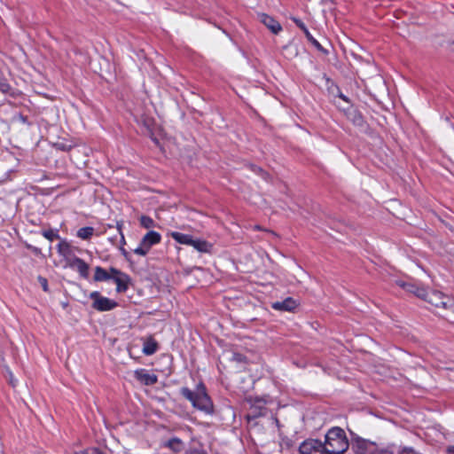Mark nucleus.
<instances>
[{
    "instance_id": "nucleus-1",
    "label": "nucleus",
    "mask_w": 454,
    "mask_h": 454,
    "mask_svg": "<svg viewBox=\"0 0 454 454\" xmlns=\"http://www.w3.org/2000/svg\"><path fill=\"white\" fill-rule=\"evenodd\" d=\"M403 290L413 294L415 296L427 301L435 309L454 314V298L442 294L440 291L426 290L423 286L413 283L397 282Z\"/></svg>"
},
{
    "instance_id": "nucleus-2",
    "label": "nucleus",
    "mask_w": 454,
    "mask_h": 454,
    "mask_svg": "<svg viewBox=\"0 0 454 454\" xmlns=\"http://www.w3.org/2000/svg\"><path fill=\"white\" fill-rule=\"evenodd\" d=\"M323 446L325 454H343L348 448V440L345 431L338 427L329 429Z\"/></svg>"
},
{
    "instance_id": "nucleus-3",
    "label": "nucleus",
    "mask_w": 454,
    "mask_h": 454,
    "mask_svg": "<svg viewBox=\"0 0 454 454\" xmlns=\"http://www.w3.org/2000/svg\"><path fill=\"white\" fill-rule=\"evenodd\" d=\"M182 395L189 400L192 406L207 414H211L214 411L213 403L206 392L205 386L200 383L197 386L195 391H192L188 387L181 389Z\"/></svg>"
},
{
    "instance_id": "nucleus-4",
    "label": "nucleus",
    "mask_w": 454,
    "mask_h": 454,
    "mask_svg": "<svg viewBox=\"0 0 454 454\" xmlns=\"http://www.w3.org/2000/svg\"><path fill=\"white\" fill-rule=\"evenodd\" d=\"M169 236L177 243L192 247L200 253H211L213 245L207 240L201 239H194L190 234L179 231H171Z\"/></svg>"
},
{
    "instance_id": "nucleus-5",
    "label": "nucleus",
    "mask_w": 454,
    "mask_h": 454,
    "mask_svg": "<svg viewBox=\"0 0 454 454\" xmlns=\"http://www.w3.org/2000/svg\"><path fill=\"white\" fill-rule=\"evenodd\" d=\"M161 241V235L155 231H149L141 239L138 247L134 249V253L140 256L146 255L153 246Z\"/></svg>"
},
{
    "instance_id": "nucleus-6",
    "label": "nucleus",
    "mask_w": 454,
    "mask_h": 454,
    "mask_svg": "<svg viewBox=\"0 0 454 454\" xmlns=\"http://www.w3.org/2000/svg\"><path fill=\"white\" fill-rule=\"evenodd\" d=\"M89 298L92 301L91 307L97 311H109L118 306L115 301L101 295L98 291L91 292Z\"/></svg>"
},
{
    "instance_id": "nucleus-7",
    "label": "nucleus",
    "mask_w": 454,
    "mask_h": 454,
    "mask_svg": "<svg viewBox=\"0 0 454 454\" xmlns=\"http://www.w3.org/2000/svg\"><path fill=\"white\" fill-rule=\"evenodd\" d=\"M300 454H325L323 443L315 439H308L299 447Z\"/></svg>"
},
{
    "instance_id": "nucleus-8",
    "label": "nucleus",
    "mask_w": 454,
    "mask_h": 454,
    "mask_svg": "<svg viewBox=\"0 0 454 454\" xmlns=\"http://www.w3.org/2000/svg\"><path fill=\"white\" fill-rule=\"evenodd\" d=\"M66 267L76 270L83 278L89 277L90 266L82 259L74 254L69 260L66 262Z\"/></svg>"
},
{
    "instance_id": "nucleus-9",
    "label": "nucleus",
    "mask_w": 454,
    "mask_h": 454,
    "mask_svg": "<svg viewBox=\"0 0 454 454\" xmlns=\"http://www.w3.org/2000/svg\"><path fill=\"white\" fill-rule=\"evenodd\" d=\"M110 271L113 273L112 279L116 284V292L125 293L129 288L130 278L126 273L121 272L115 268H111Z\"/></svg>"
},
{
    "instance_id": "nucleus-10",
    "label": "nucleus",
    "mask_w": 454,
    "mask_h": 454,
    "mask_svg": "<svg viewBox=\"0 0 454 454\" xmlns=\"http://www.w3.org/2000/svg\"><path fill=\"white\" fill-rule=\"evenodd\" d=\"M135 378L141 383L151 386L157 382L158 378L153 373H149L145 369H137L134 372Z\"/></svg>"
},
{
    "instance_id": "nucleus-11",
    "label": "nucleus",
    "mask_w": 454,
    "mask_h": 454,
    "mask_svg": "<svg viewBox=\"0 0 454 454\" xmlns=\"http://www.w3.org/2000/svg\"><path fill=\"white\" fill-rule=\"evenodd\" d=\"M258 17L260 21L263 23L273 34L277 35L282 30V27L279 22L272 17L265 13H260Z\"/></svg>"
},
{
    "instance_id": "nucleus-12",
    "label": "nucleus",
    "mask_w": 454,
    "mask_h": 454,
    "mask_svg": "<svg viewBox=\"0 0 454 454\" xmlns=\"http://www.w3.org/2000/svg\"><path fill=\"white\" fill-rule=\"evenodd\" d=\"M143 340V353L145 356H152L155 354L159 349V344L155 339L150 335L145 338H142Z\"/></svg>"
},
{
    "instance_id": "nucleus-13",
    "label": "nucleus",
    "mask_w": 454,
    "mask_h": 454,
    "mask_svg": "<svg viewBox=\"0 0 454 454\" xmlns=\"http://www.w3.org/2000/svg\"><path fill=\"white\" fill-rule=\"evenodd\" d=\"M57 250L59 255H61L65 262L69 260L74 254V247H72L67 240L61 239L57 246Z\"/></svg>"
},
{
    "instance_id": "nucleus-14",
    "label": "nucleus",
    "mask_w": 454,
    "mask_h": 454,
    "mask_svg": "<svg viewBox=\"0 0 454 454\" xmlns=\"http://www.w3.org/2000/svg\"><path fill=\"white\" fill-rule=\"evenodd\" d=\"M57 250L59 255H61L65 262L69 260L74 254V247H72L67 240L61 239L57 246Z\"/></svg>"
},
{
    "instance_id": "nucleus-15",
    "label": "nucleus",
    "mask_w": 454,
    "mask_h": 454,
    "mask_svg": "<svg viewBox=\"0 0 454 454\" xmlns=\"http://www.w3.org/2000/svg\"><path fill=\"white\" fill-rule=\"evenodd\" d=\"M57 250L59 255H61L65 262L69 260L74 254V247H72L67 240L61 239L57 246Z\"/></svg>"
},
{
    "instance_id": "nucleus-16",
    "label": "nucleus",
    "mask_w": 454,
    "mask_h": 454,
    "mask_svg": "<svg viewBox=\"0 0 454 454\" xmlns=\"http://www.w3.org/2000/svg\"><path fill=\"white\" fill-rule=\"evenodd\" d=\"M292 20L296 24L297 27H299L304 33L306 38L318 50L321 51H324V49L322 45L317 42V39L313 37V35L310 34V32L308 30L305 24L297 18H292Z\"/></svg>"
},
{
    "instance_id": "nucleus-17",
    "label": "nucleus",
    "mask_w": 454,
    "mask_h": 454,
    "mask_svg": "<svg viewBox=\"0 0 454 454\" xmlns=\"http://www.w3.org/2000/svg\"><path fill=\"white\" fill-rule=\"evenodd\" d=\"M297 307V302L293 298H286L282 301L272 303V308L276 310L293 311Z\"/></svg>"
},
{
    "instance_id": "nucleus-18",
    "label": "nucleus",
    "mask_w": 454,
    "mask_h": 454,
    "mask_svg": "<svg viewBox=\"0 0 454 454\" xmlns=\"http://www.w3.org/2000/svg\"><path fill=\"white\" fill-rule=\"evenodd\" d=\"M164 447H167L174 452H180L184 449V442L177 437H173L163 443Z\"/></svg>"
},
{
    "instance_id": "nucleus-19",
    "label": "nucleus",
    "mask_w": 454,
    "mask_h": 454,
    "mask_svg": "<svg viewBox=\"0 0 454 454\" xmlns=\"http://www.w3.org/2000/svg\"><path fill=\"white\" fill-rule=\"evenodd\" d=\"M113 273L107 272L105 269H103L100 266H97L95 268V275H94V280L97 282L100 281H107L109 279H112Z\"/></svg>"
},
{
    "instance_id": "nucleus-20",
    "label": "nucleus",
    "mask_w": 454,
    "mask_h": 454,
    "mask_svg": "<svg viewBox=\"0 0 454 454\" xmlns=\"http://www.w3.org/2000/svg\"><path fill=\"white\" fill-rule=\"evenodd\" d=\"M94 231L93 227H82L77 231V237L83 240H88L93 236Z\"/></svg>"
},
{
    "instance_id": "nucleus-21",
    "label": "nucleus",
    "mask_w": 454,
    "mask_h": 454,
    "mask_svg": "<svg viewBox=\"0 0 454 454\" xmlns=\"http://www.w3.org/2000/svg\"><path fill=\"white\" fill-rule=\"evenodd\" d=\"M139 222L142 227L145 229H153L156 227V223L154 220L148 215H141L139 218Z\"/></svg>"
},
{
    "instance_id": "nucleus-22",
    "label": "nucleus",
    "mask_w": 454,
    "mask_h": 454,
    "mask_svg": "<svg viewBox=\"0 0 454 454\" xmlns=\"http://www.w3.org/2000/svg\"><path fill=\"white\" fill-rule=\"evenodd\" d=\"M139 121L147 129L148 134L152 135L153 134V125H154L153 120L151 119V118L143 117Z\"/></svg>"
},
{
    "instance_id": "nucleus-23",
    "label": "nucleus",
    "mask_w": 454,
    "mask_h": 454,
    "mask_svg": "<svg viewBox=\"0 0 454 454\" xmlns=\"http://www.w3.org/2000/svg\"><path fill=\"white\" fill-rule=\"evenodd\" d=\"M10 90L11 86L2 74H0V91L3 93H8Z\"/></svg>"
},
{
    "instance_id": "nucleus-24",
    "label": "nucleus",
    "mask_w": 454,
    "mask_h": 454,
    "mask_svg": "<svg viewBox=\"0 0 454 454\" xmlns=\"http://www.w3.org/2000/svg\"><path fill=\"white\" fill-rule=\"evenodd\" d=\"M43 236L50 241H52L56 239H59V236L56 231L48 230L43 231Z\"/></svg>"
},
{
    "instance_id": "nucleus-25",
    "label": "nucleus",
    "mask_w": 454,
    "mask_h": 454,
    "mask_svg": "<svg viewBox=\"0 0 454 454\" xmlns=\"http://www.w3.org/2000/svg\"><path fill=\"white\" fill-rule=\"evenodd\" d=\"M370 454H394L393 451L388 449H379L373 445H372V449L370 450Z\"/></svg>"
},
{
    "instance_id": "nucleus-26",
    "label": "nucleus",
    "mask_w": 454,
    "mask_h": 454,
    "mask_svg": "<svg viewBox=\"0 0 454 454\" xmlns=\"http://www.w3.org/2000/svg\"><path fill=\"white\" fill-rule=\"evenodd\" d=\"M38 282L40 283V285L44 292L49 291L48 281L45 278L39 276Z\"/></svg>"
},
{
    "instance_id": "nucleus-27",
    "label": "nucleus",
    "mask_w": 454,
    "mask_h": 454,
    "mask_svg": "<svg viewBox=\"0 0 454 454\" xmlns=\"http://www.w3.org/2000/svg\"><path fill=\"white\" fill-rule=\"evenodd\" d=\"M251 169H252L254 173H256V174H258V175H261L263 178H265L266 174L264 173V171H263L261 168H259V167H257V166H254V165H252V166H251Z\"/></svg>"
},
{
    "instance_id": "nucleus-28",
    "label": "nucleus",
    "mask_w": 454,
    "mask_h": 454,
    "mask_svg": "<svg viewBox=\"0 0 454 454\" xmlns=\"http://www.w3.org/2000/svg\"><path fill=\"white\" fill-rule=\"evenodd\" d=\"M284 51H290V55L295 56L298 53V51L296 48L292 47L291 45H286L284 47Z\"/></svg>"
},
{
    "instance_id": "nucleus-29",
    "label": "nucleus",
    "mask_w": 454,
    "mask_h": 454,
    "mask_svg": "<svg viewBox=\"0 0 454 454\" xmlns=\"http://www.w3.org/2000/svg\"><path fill=\"white\" fill-rule=\"evenodd\" d=\"M186 454H207V453L202 450H192L188 451Z\"/></svg>"
},
{
    "instance_id": "nucleus-30",
    "label": "nucleus",
    "mask_w": 454,
    "mask_h": 454,
    "mask_svg": "<svg viewBox=\"0 0 454 454\" xmlns=\"http://www.w3.org/2000/svg\"><path fill=\"white\" fill-rule=\"evenodd\" d=\"M233 359L236 360L237 362H242L244 360V356L239 354H234Z\"/></svg>"
},
{
    "instance_id": "nucleus-31",
    "label": "nucleus",
    "mask_w": 454,
    "mask_h": 454,
    "mask_svg": "<svg viewBox=\"0 0 454 454\" xmlns=\"http://www.w3.org/2000/svg\"><path fill=\"white\" fill-rule=\"evenodd\" d=\"M447 452H448L449 454H454V445L449 446V447L447 448Z\"/></svg>"
},
{
    "instance_id": "nucleus-32",
    "label": "nucleus",
    "mask_w": 454,
    "mask_h": 454,
    "mask_svg": "<svg viewBox=\"0 0 454 454\" xmlns=\"http://www.w3.org/2000/svg\"><path fill=\"white\" fill-rule=\"evenodd\" d=\"M20 119L21 120V121L23 122H26L27 121V118L24 117L23 115H20Z\"/></svg>"
},
{
    "instance_id": "nucleus-33",
    "label": "nucleus",
    "mask_w": 454,
    "mask_h": 454,
    "mask_svg": "<svg viewBox=\"0 0 454 454\" xmlns=\"http://www.w3.org/2000/svg\"><path fill=\"white\" fill-rule=\"evenodd\" d=\"M340 98H342L343 100L347 101V98H346L344 95H342V94H341V95L340 96Z\"/></svg>"
},
{
    "instance_id": "nucleus-34",
    "label": "nucleus",
    "mask_w": 454,
    "mask_h": 454,
    "mask_svg": "<svg viewBox=\"0 0 454 454\" xmlns=\"http://www.w3.org/2000/svg\"><path fill=\"white\" fill-rule=\"evenodd\" d=\"M97 454H100V453L97 451Z\"/></svg>"
}]
</instances>
